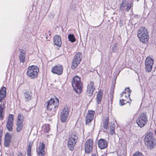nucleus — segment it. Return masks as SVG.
<instances>
[{
    "instance_id": "f257e3e1",
    "label": "nucleus",
    "mask_w": 156,
    "mask_h": 156,
    "mask_svg": "<svg viewBox=\"0 0 156 156\" xmlns=\"http://www.w3.org/2000/svg\"><path fill=\"white\" fill-rule=\"evenodd\" d=\"M72 84L74 91L78 94L82 91L83 84L81 82L80 77L77 76L74 77L72 81Z\"/></svg>"
},
{
    "instance_id": "f03ea898",
    "label": "nucleus",
    "mask_w": 156,
    "mask_h": 156,
    "mask_svg": "<svg viewBox=\"0 0 156 156\" xmlns=\"http://www.w3.org/2000/svg\"><path fill=\"white\" fill-rule=\"evenodd\" d=\"M137 33V36L140 41L143 43H147L149 39V35L145 28L144 27H140Z\"/></svg>"
},
{
    "instance_id": "7ed1b4c3",
    "label": "nucleus",
    "mask_w": 156,
    "mask_h": 156,
    "mask_svg": "<svg viewBox=\"0 0 156 156\" xmlns=\"http://www.w3.org/2000/svg\"><path fill=\"white\" fill-rule=\"evenodd\" d=\"M145 142L149 149H152L155 146L156 140L153 137L152 132H149L146 135L145 138Z\"/></svg>"
},
{
    "instance_id": "20e7f679",
    "label": "nucleus",
    "mask_w": 156,
    "mask_h": 156,
    "mask_svg": "<svg viewBox=\"0 0 156 156\" xmlns=\"http://www.w3.org/2000/svg\"><path fill=\"white\" fill-rule=\"evenodd\" d=\"M54 98H51L49 101L47 102V109L49 111L53 110L54 113L56 112L55 108H58L59 104V100L56 97Z\"/></svg>"
},
{
    "instance_id": "39448f33",
    "label": "nucleus",
    "mask_w": 156,
    "mask_h": 156,
    "mask_svg": "<svg viewBox=\"0 0 156 156\" xmlns=\"http://www.w3.org/2000/svg\"><path fill=\"white\" fill-rule=\"evenodd\" d=\"M39 72V70L37 66H32L28 67L27 71V74L29 77L33 79L37 77Z\"/></svg>"
},
{
    "instance_id": "423d86ee",
    "label": "nucleus",
    "mask_w": 156,
    "mask_h": 156,
    "mask_svg": "<svg viewBox=\"0 0 156 156\" xmlns=\"http://www.w3.org/2000/svg\"><path fill=\"white\" fill-rule=\"evenodd\" d=\"M148 122L147 117L144 113L140 114L136 120V123L140 127H144Z\"/></svg>"
},
{
    "instance_id": "0eeeda50",
    "label": "nucleus",
    "mask_w": 156,
    "mask_h": 156,
    "mask_svg": "<svg viewBox=\"0 0 156 156\" xmlns=\"http://www.w3.org/2000/svg\"><path fill=\"white\" fill-rule=\"evenodd\" d=\"M125 91H124L120 94L121 97L124 96L125 98L120 100L119 103L121 105H123L126 103L128 102L127 99L129 98L130 90L129 87L126 88L125 90Z\"/></svg>"
},
{
    "instance_id": "6e6552de",
    "label": "nucleus",
    "mask_w": 156,
    "mask_h": 156,
    "mask_svg": "<svg viewBox=\"0 0 156 156\" xmlns=\"http://www.w3.org/2000/svg\"><path fill=\"white\" fill-rule=\"evenodd\" d=\"M132 7V3H128L126 0H122L119 6V11L123 12L125 10L126 11L128 12Z\"/></svg>"
},
{
    "instance_id": "1a4fd4ad",
    "label": "nucleus",
    "mask_w": 156,
    "mask_h": 156,
    "mask_svg": "<svg viewBox=\"0 0 156 156\" xmlns=\"http://www.w3.org/2000/svg\"><path fill=\"white\" fill-rule=\"evenodd\" d=\"M69 149L73 151L76 142L78 137L75 133H72L70 137H69Z\"/></svg>"
},
{
    "instance_id": "9d476101",
    "label": "nucleus",
    "mask_w": 156,
    "mask_h": 156,
    "mask_svg": "<svg viewBox=\"0 0 156 156\" xmlns=\"http://www.w3.org/2000/svg\"><path fill=\"white\" fill-rule=\"evenodd\" d=\"M81 53L78 52L74 56L72 61V65L71 68L73 69L76 68L78 65L80 64L81 60L80 57Z\"/></svg>"
},
{
    "instance_id": "9b49d317",
    "label": "nucleus",
    "mask_w": 156,
    "mask_h": 156,
    "mask_svg": "<svg viewBox=\"0 0 156 156\" xmlns=\"http://www.w3.org/2000/svg\"><path fill=\"white\" fill-rule=\"evenodd\" d=\"M154 63L153 60L150 57L147 58L145 61V68L146 71L150 72L152 69Z\"/></svg>"
},
{
    "instance_id": "f8f14e48",
    "label": "nucleus",
    "mask_w": 156,
    "mask_h": 156,
    "mask_svg": "<svg viewBox=\"0 0 156 156\" xmlns=\"http://www.w3.org/2000/svg\"><path fill=\"white\" fill-rule=\"evenodd\" d=\"M13 115L10 114L7 121L6 127L8 130L9 131H12V126L13 125Z\"/></svg>"
},
{
    "instance_id": "ddd939ff",
    "label": "nucleus",
    "mask_w": 156,
    "mask_h": 156,
    "mask_svg": "<svg viewBox=\"0 0 156 156\" xmlns=\"http://www.w3.org/2000/svg\"><path fill=\"white\" fill-rule=\"evenodd\" d=\"M93 141L91 139H88L85 144V150L86 153H89L93 149Z\"/></svg>"
},
{
    "instance_id": "4468645a",
    "label": "nucleus",
    "mask_w": 156,
    "mask_h": 156,
    "mask_svg": "<svg viewBox=\"0 0 156 156\" xmlns=\"http://www.w3.org/2000/svg\"><path fill=\"white\" fill-rule=\"evenodd\" d=\"M94 84V82L91 81L87 86L86 94L88 96H91L93 94L94 91L95 89Z\"/></svg>"
},
{
    "instance_id": "2eb2a0df",
    "label": "nucleus",
    "mask_w": 156,
    "mask_h": 156,
    "mask_svg": "<svg viewBox=\"0 0 156 156\" xmlns=\"http://www.w3.org/2000/svg\"><path fill=\"white\" fill-rule=\"evenodd\" d=\"M68 115V108L67 106L64 107L63 112L61 115V120L62 122H65L66 121Z\"/></svg>"
},
{
    "instance_id": "dca6fc26",
    "label": "nucleus",
    "mask_w": 156,
    "mask_h": 156,
    "mask_svg": "<svg viewBox=\"0 0 156 156\" xmlns=\"http://www.w3.org/2000/svg\"><path fill=\"white\" fill-rule=\"evenodd\" d=\"M26 52L25 49H21L19 50L18 58L20 62L23 63L26 61Z\"/></svg>"
},
{
    "instance_id": "f3484780",
    "label": "nucleus",
    "mask_w": 156,
    "mask_h": 156,
    "mask_svg": "<svg viewBox=\"0 0 156 156\" xmlns=\"http://www.w3.org/2000/svg\"><path fill=\"white\" fill-rule=\"evenodd\" d=\"M51 71L53 73L61 75L63 71L62 66L61 65H56L52 68Z\"/></svg>"
},
{
    "instance_id": "a211bd4d",
    "label": "nucleus",
    "mask_w": 156,
    "mask_h": 156,
    "mask_svg": "<svg viewBox=\"0 0 156 156\" xmlns=\"http://www.w3.org/2000/svg\"><path fill=\"white\" fill-rule=\"evenodd\" d=\"M45 145L43 143H40L39 147L37 149V152L39 156H44L45 154Z\"/></svg>"
},
{
    "instance_id": "6ab92c4d",
    "label": "nucleus",
    "mask_w": 156,
    "mask_h": 156,
    "mask_svg": "<svg viewBox=\"0 0 156 156\" xmlns=\"http://www.w3.org/2000/svg\"><path fill=\"white\" fill-rule=\"evenodd\" d=\"M94 112L93 111H89L86 118V124H88L93 119Z\"/></svg>"
},
{
    "instance_id": "aec40b11",
    "label": "nucleus",
    "mask_w": 156,
    "mask_h": 156,
    "mask_svg": "<svg viewBox=\"0 0 156 156\" xmlns=\"http://www.w3.org/2000/svg\"><path fill=\"white\" fill-rule=\"evenodd\" d=\"M98 144L100 148L103 149L107 147L108 144L105 140L101 139L98 141Z\"/></svg>"
},
{
    "instance_id": "412c9836",
    "label": "nucleus",
    "mask_w": 156,
    "mask_h": 156,
    "mask_svg": "<svg viewBox=\"0 0 156 156\" xmlns=\"http://www.w3.org/2000/svg\"><path fill=\"white\" fill-rule=\"evenodd\" d=\"M54 44L58 46H60L62 44L61 39L58 35H55L53 38Z\"/></svg>"
},
{
    "instance_id": "4be33fe9",
    "label": "nucleus",
    "mask_w": 156,
    "mask_h": 156,
    "mask_svg": "<svg viewBox=\"0 0 156 156\" xmlns=\"http://www.w3.org/2000/svg\"><path fill=\"white\" fill-rule=\"evenodd\" d=\"M6 88L3 87L0 90V102H2L6 96Z\"/></svg>"
},
{
    "instance_id": "5701e85b",
    "label": "nucleus",
    "mask_w": 156,
    "mask_h": 156,
    "mask_svg": "<svg viewBox=\"0 0 156 156\" xmlns=\"http://www.w3.org/2000/svg\"><path fill=\"white\" fill-rule=\"evenodd\" d=\"M103 91L102 90H100L98 92L97 97V101L98 104L100 103L101 101L102 98Z\"/></svg>"
},
{
    "instance_id": "b1692460",
    "label": "nucleus",
    "mask_w": 156,
    "mask_h": 156,
    "mask_svg": "<svg viewBox=\"0 0 156 156\" xmlns=\"http://www.w3.org/2000/svg\"><path fill=\"white\" fill-rule=\"evenodd\" d=\"M109 118L108 117H107L105 118L103 122V125L104 128L106 130L108 129V123L109 122Z\"/></svg>"
},
{
    "instance_id": "393cba45",
    "label": "nucleus",
    "mask_w": 156,
    "mask_h": 156,
    "mask_svg": "<svg viewBox=\"0 0 156 156\" xmlns=\"http://www.w3.org/2000/svg\"><path fill=\"white\" fill-rule=\"evenodd\" d=\"M17 127L16 130L17 132H19L21 131L23 128V123H20L19 122H17L16 124Z\"/></svg>"
},
{
    "instance_id": "a878e982",
    "label": "nucleus",
    "mask_w": 156,
    "mask_h": 156,
    "mask_svg": "<svg viewBox=\"0 0 156 156\" xmlns=\"http://www.w3.org/2000/svg\"><path fill=\"white\" fill-rule=\"evenodd\" d=\"M76 40L74 35L73 34H69V41L73 43L75 42Z\"/></svg>"
},
{
    "instance_id": "bb28decb",
    "label": "nucleus",
    "mask_w": 156,
    "mask_h": 156,
    "mask_svg": "<svg viewBox=\"0 0 156 156\" xmlns=\"http://www.w3.org/2000/svg\"><path fill=\"white\" fill-rule=\"evenodd\" d=\"M24 117L21 114H19L18 116V120L17 122H20V123H23L24 121Z\"/></svg>"
},
{
    "instance_id": "cd10ccee",
    "label": "nucleus",
    "mask_w": 156,
    "mask_h": 156,
    "mask_svg": "<svg viewBox=\"0 0 156 156\" xmlns=\"http://www.w3.org/2000/svg\"><path fill=\"white\" fill-rule=\"evenodd\" d=\"M25 99V101H27L31 99V97L30 94L29 92H27L24 94Z\"/></svg>"
},
{
    "instance_id": "c85d7f7f",
    "label": "nucleus",
    "mask_w": 156,
    "mask_h": 156,
    "mask_svg": "<svg viewBox=\"0 0 156 156\" xmlns=\"http://www.w3.org/2000/svg\"><path fill=\"white\" fill-rule=\"evenodd\" d=\"M115 125L114 124H112L110 127V133L111 135H112L115 134L114 129L115 128Z\"/></svg>"
},
{
    "instance_id": "c756f323",
    "label": "nucleus",
    "mask_w": 156,
    "mask_h": 156,
    "mask_svg": "<svg viewBox=\"0 0 156 156\" xmlns=\"http://www.w3.org/2000/svg\"><path fill=\"white\" fill-rule=\"evenodd\" d=\"M44 130L45 133H48L50 130L49 125L46 124L43 126Z\"/></svg>"
},
{
    "instance_id": "7c9ffc66",
    "label": "nucleus",
    "mask_w": 156,
    "mask_h": 156,
    "mask_svg": "<svg viewBox=\"0 0 156 156\" xmlns=\"http://www.w3.org/2000/svg\"><path fill=\"white\" fill-rule=\"evenodd\" d=\"M5 106L4 103H3V105H0V114L3 113L4 112Z\"/></svg>"
},
{
    "instance_id": "2f4dec72",
    "label": "nucleus",
    "mask_w": 156,
    "mask_h": 156,
    "mask_svg": "<svg viewBox=\"0 0 156 156\" xmlns=\"http://www.w3.org/2000/svg\"><path fill=\"white\" fill-rule=\"evenodd\" d=\"M11 138V136L9 133H6L5 136V140H10Z\"/></svg>"
},
{
    "instance_id": "473e14b6",
    "label": "nucleus",
    "mask_w": 156,
    "mask_h": 156,
    "mask_svg": "<svg viewBox=\"0 0 156 156\" xmlns=\"http://www.w3.org/2000/svg\"><path fill=\"white\" fill-rule=\"evenodd\" d=\"M118 49L117 48V44H115L114 45L112 48V51L113 52L117 53L118 52Z\"/></svg>"
},
{
    "instance_id": "72a5a7b5",
    "label": "nucleus",
    "mask_w": 156,
    "mask_h": 156,
    "mask_svg": "<svg viewBox=\"0 0 156 156\" xmlns=\"http://www.w3.org/2000/svg\"><path fill=\"white\" fill-rule=\"evenodd\" d=\"M11 142L10 140H5L4 145L5 147H9V143Z\"/></svg>"
},
{
    "instance_id": "f704fd0d",
    "label": "nucleus",
    "mask_w": 156,
    "mask_h": 156,
    "mask_svg": "<svg viewBox=\"0 0 156 156\" xmlns=\"http://www.w3.org/2000/svg\"><path fill=\"white\" fill-rule=\"evenodd\" d=\"M133 156H143V155L140 152H136L135 153Z\"/></svg>"
},
{
    "instance_id": "c9c22d12",
    "label": "nucleus",
    "mask_w": 156,
    "mask_h": 156,
    "mask_svg": "<svg viewBox=\"0 0 156 156\" xmlns=\"http://www.w3.org/2000/svg\"><path fill=\"white\" fill-rule=\"evenodd\" d=\"M31 150L29 149H27V156H31Z\"/></svg>"
},
{
    "instance_id": "e433bc0d",
    "label": "nucleus",
    "mask_w": 156,
    "mask_h": 156,
    "mask_svg": "<svg viewBox=\"0 0 156 156\" xmlns=\"http://www.w3.org/2000/svg\"><path fill=\"white\" fill-rule=\"evenodd\" d=\"M75 47V44H73L72 45H70V48L71 49V50H72V49H74V48Z\"/></svg>"
},
{
    "instance_id": "4c0bfd02",
    "label": "nucleus",
    "mask_w": 156,
    "mask_h": 156,
    "mask_svg": "<svg viewBox=\"0 0 156 156\" xmlns=\"http://www.w3.org/2000/svg\"><path fill=\"white\" fill-rule=\"evenodd\" d=\"M32 146V144L31 143H30L28 145V148L27 149H29L31 150V147Z\"/></svg>"
},
{
    "instance_id": "58836bf2",
    "label": "nucleus",
    "mask_w": 156,
    "mask_h": 156,
    "mask_svg": "<svg viewBox=\"0 0 156 156\" xmlns=\"http://www.w3.org/2000/svg\"><path fill=\"white\" fill-rule=\"evenodd\" d=\"M4 117L3 116V113H1L0 114V120H2L3 119Z\"/></svg>"
},
{
    "instance_id": "ea45409f",
    "label": "nucleus",
    "mask_w": 156,
    "mask_h": 156,
    "mask_svg": "<svg viewBox=\"0 0 156 156\" xmlns=\"http://www.w3.org/2000/svg\"><path fill=\"white\" fill-rule=\"evenodd\" d=\"M17 156H23V155L21 153H19Z\"/></svg>"
},
{
    "instance_id": "a19ab883",
    "label": "nucleus",
    "mask_w": 156,
    "mask_h": 156,
    "mask_svg": "<svg viewBox=\"0 0 156 156\" xmlns=\"http://www.w3.org/2000/svg\"><path fill=\"white\" fill-rule=\"evenodd\" d=\"M48 34V33H45V34L46 35V38H48V37H47V36L48 35H47V34Z\"/></svg>"
},
{
    "instance_id": "79ce46f5",
    "label": "nucleus",
    "mask_w": 156,
    "mask_h": 156,
    "mask_svg": "<svg viewBox=\"0 0 156 156\" xmlns=\"http://www.w3.org/2000/svg\"><path fill=\"white\" fill-rule=\"evenodd\" d=\"M91 156H96V155L95 154H93Z\"/></svg>"
},
{
    "instance_id": "37998d69",
    "label": "nucleus",
    "mask_w": 156,
    "mask_h": 156,
    "mask_svg": "<svg viewBox=\"0 0 156 156\" xmlns=\"http://www.w3.org/2000/svg\"><path fill=\"white\" fill-rule=\"evenodd\" d=\"M154 133L155 135H156V130H155L154 131Z\"/></svg>"
},
{
    "instance_id": "c03bdc74",
    "label": "nucleus",
    "mask_w": 156,
    "mask_h": 156,
    "mask_svg": "<svg viewBox=\"0 0 156 156\" xmlns=\"http://www.w3.org/2000/svg\"><path fill=\"white\" fill-rule=\"evenodd\" d=\"M67 146H68V141L67 142Z\"/></svg>"
},
{
    "instance_id": "a18cd8bd",
    "label": "nucleus",
    "mask_w": 156,
    "mask_h": 156,
    "mask_svg": "<svg viewBox=\"0 0 156 156\" xmlns=\"http://www.w3.org/2000/svg\"><path fill=\"white\" fill-rule=\"evenodd\" d=\"M48 32L49 33H50V31H48Z\"/></svg>"
},
{
    "instance_id": "49530a36",
    "label": "nucleus",
    "mask_w": 156,
    "mask_h": 156,
    "mask_svg": "<svg viewBox=\"0 0 156 156\" xmlns=\"http://www.w3.org/2000/svg\"><path fill=\"white\" fill-rule=\"evenodd\" d=\"M49 36H50V35H51V34H49Z\"/></svg>"
}]
</instances>
